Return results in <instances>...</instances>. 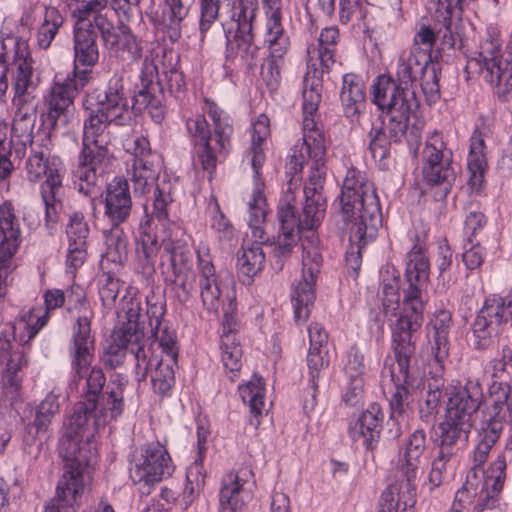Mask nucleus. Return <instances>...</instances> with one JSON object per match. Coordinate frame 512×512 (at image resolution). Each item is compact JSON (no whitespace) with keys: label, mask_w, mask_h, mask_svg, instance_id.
Returning a JSON list of instances; mask_svg holds the SVG:
<instances>
[{"label":"nucleus","mask_w":512,"mask_h":512,"mask_svg":"<svg viewBox=\"0 0 512 512\" xmlns=\"http://www.w3.org/2000/svg\"><path fill=\"white\" fill-rule=\"evenodd\" d=\"M305 203L301 215H296L295 208L289 202L280 201L277 213L287 210L290 211L295 228L301 233L308 231L311 237L302 242V278L295 286L292 293V303L294 307V318L297 322H304L310 314L311 307L314 304L315 284L322 265V255L318 249V240L315 237L314 230L324 219L326 211V199L323 194H304Z\"/></svg>","instance_id":"obj_1"},{"label":"nucleus","mask_w":512,"mask_h":512,"mask_svg":"<svg viewBox=\"0 0 512 512\" xmlns=\"http://www.w3.org/2000/svg\"><path fill=\"white\" fill-rule=\"evenodd\" d=\"M339 199L345 222L352 220L356 212L359 213L360 222L352 225L351 239L360 240L365 233L370 238H376L383 223V214L374 184L361 171L351 168L344 178Z\"/></svg>","instance_id":"obj_2"},{"label":"nucleus","mask_w":512,"mask_h":512,"mask_svg":"<svg viewBox=\"0 0 512 512\" xmlns=\"http://www.w3.org/2000/svg\"><path fill=\"white\" fill-rule=\"evenodd\" d=\"M125 321L115 329L105 349L103 362L105 366L115 369L121 366L127 352L135 358L137 380L143 381L148 375L150 346L145 345L144 321L141 300L130 297L123 305Z\"/></svg>","instance_id":"obj_3"},{"label":"nucleus","mask_w":512,"mask_h":512,"mask_svg":"<svg viewBox=\"0 0 512 512\" xmlns=\"http://www.w3.org/2000/svg\"><path fill=\"white\" fill-rule=\"evenodd\" d=\"M49 144L50 139L45 136L40 143L31 146V154L26 161V172L31 182H37L46 176L40 192L45 205V227L52 231L62 211L63 186L61 163L56 158L50 160Z\"/></svg>","instance_id":"obj_4"},{"label":"nucleus","mask_w":512,"mask_h":512,"mask_svg":"<svg viewBox=\"0 0 512 512\" xmlns=\"http://www.w3.org/2000/svg\"><path fill=\"white\" fill-rule=\"evenodd\" d=\"M97 405L87 400L78 402L73 413L65 423V433L59 440V455L63 459L64 469L72 470L73 467L78 472L84 471L96 458V449L90 442L93 436V430L89 429V420L97 412ZM93 426H95L93 424Z\"/></svg>","instance_id":"obj_5"},{"label":"nucleus","mask_w":512,"mask_h":512,"mask_svg":"<svg viewBox=\"0 0 512 512\" xmlns=\"http://www.w3.org/2000/svg\"><path fill=\"white\" fill-rule=\"evenodd\" d=\"M66 309L73 320L71 327L72 366L77 374L86 369L92 360L94 336L91 323L94 311L87 299L86 292L79 285L71 286L66 292Z\"/></svg>","instance_id":"obj_6"},{"label":"nucleus","mask_w":512,"mask_h":512,"mask_svg":"<svg viewBox=\"0 0 512 512\" xmlns=\"http://www.w3.org/2000/svg\"><path fill=\"white\" fill-rule=\"evenodd\" d=\"M389 310L393 311L392 316L395 318L390 319L391 348L396 361L394 365L406 373L416 349L413 334L421 327L423 317L420 313L400 310L397 284H386V316Z\"/></svg>","instance_id":"obj_7"},{"label":"nucleus","mask_w":512,"mask_h":512,"mask_svg":"<svg viewBox=\"0 0 512 512\" xmlns=\"http://www.w3.org/2000/svg\"><path fill=\"white\" fill-rule=\"evenodd\" d=\"M0 63L10 67L13 97H34L38 81L25 37L1 30Z\"/></svg>","instance_id":"obj_8"},{"label":"nucleus","mask_w":512,"mask_h":512,"mask_svg":"<svg viewBox=\"0 0 512 512\" xmlns=\"http://www.w3.org/2000/svg\"><path fill=\"white\" fill-rule=\"evenodd\" d=\"M258 11V0H238L234 7L231 20L236 25L235 33L231 29L222 28L226 38V59H234L240 54L246 62L257 57L259 48L254 42L253 21Z\"/></svg>","instance_id":"obj_9"},{"label":"nucleus","mask_w":512,"mask_h":512,"mask_svg":"<svg viewBox=\"0 0 512 512\" xmlns=\"http://www.w3.org/2000/svg\"><path fill=\"white\" fill-rule=\"evenodd\" d=\"M185 126L195 161L211 177L216 171L217 164L227 157L231 143L223 142V146H220L222 142H219V135L211 132L204 115L188 118Z\"/></svg>","instance_id":"obj_10"},{"label":"nucleus","mask_w":512,"mask_h":512,"mask_svg":"<svg viewBox=\"0 0 512 512\" xmlns=\"http://www.w3.org/2000/svg\"><path fill=\"white\" fill-rule=\"evenodd\" d=\"M125 150L132 156L127 163V175L133 184L134 193L143 195L158 180L159 155L152 151L149 140L142 135L126 140Z\"/></svg>","instance_id":"obj_11"},{"label":"nucleus","mask_w":512,"mask_h":512,"mask_svg":"<svg viewBox=\"0 0 512 512\" xmlns=\"http://www.w3.org/2000/svg\"><path fill=\"white\" fill-rule=\"evenodd\" d=\"M422 176L428 185L440 187L441 198L450 193L455 183L452 152L446 149V144L437 133L427 139L423 148Z\"/></svg>","instance_id":"obj_12"},{"label":"nucleus","mask_w":512,"mask_h":512,"mask_svg":"<svg viewBox=\"0 0 512 512\" xmlns=\"http://www.w3.org/2000/svg\"><path fill=\"white\" fill-rule=\"evenodd\" d=\"M174 469L165 446L160 442H151L142 445L134 455L130 477L135 484L150 486L169 478Z\"/></svg>","instance_id":"obj_13"},{"label":"nucleus","mask_w":512,"mask_h":512,"mask_svg":"<svg viewBox=\"0 0 512 512\" xmlns=\"http://www.w3.org/2000/svg\"><path fill=\"white\" fill-rule=\"evenodd\" d=\"M21 243L20 222L11 200L0 204V299L6 294L7 280L14 270L13 257Z\"/></svg>","instance_id":"obj_14"},{"label":"nucleus","mask_w":512,"mask_h":512,"mask_svg":"<svg viewBox=\"0 0 512 512\" xmlns=\"http://www.w3.org/2000/svg\"><path fill=\"white\" fill-rule=\"evenodd\" d=\"M91 77V69L79 70L76 68L65 77L55 76L46 100L48 105L47 119L52 127L56 125L60 115L73 105L74 99L89 83Z\"/></svg>","instance_id":"obj_15"},{"label":"nucleus","mask_w":512,"mask_h":512,"mask_svg":"<svg viewBox=\"0 0 512 512\" xmlns=\"http://www.w3.org/2000/svg\"><path fill=\"white\" fill-rule=\"evenodd\" d=\"M447 403L445 417L471 423L472 417L485 403L482 384L479 379L457 381L446 388Z\"/></svg>","instance_id":"obj_16"},{"label":"nucleus","mask_w":512,"mask_h":512,"mask_svg":"<svg viewBox=\"0 0 512 512\" xmlns=\"http://www.w3.org/2000/svg\"><path fill=\"white\" fill-rule=\"evenodd\" d=\"M140 80L141 87L132 97V109L138 113L147 109L153 121L161 123L165 117L164 95L153 59L149 57L143 59Z\"/></svg>","instance_id":"obj_17"},{"label":"nucleus","mask_w":512,"mask_h":512,"mask_svg":"<svg viewBox=\"0 0 512 512\" xmlns=\"http://www.w3.org/2000/svg\"><path fill=\"white\" fill-rule=\"evenodd\" d=\"M452 327V315L449 311H436L426 324V339L429 349L428 372L444 373L450 354L449 334Z\"/></svg>","instance_id":"obj_18"},{"label":"nucleus","mask_w":512,"mask_h":512,"mask_svg":"<svg viewBox=\"0 0 512 512\" xmlns=\"http://www.w3.org/2000/svg\"><path fill=\"white\" fill-rule=\"evenodd\" d=\"M401 93L403 96H390L389 102L386 103V116H389V139L398 143L405 138L409 147L416 145V150L420 136L413 130L408 133L410 114L413 107L417 106L416 97H412L408 92Z\"/></svg>","instance_id":"obj_19"},{"label":"nucleus","mask_w":512,"mask_h":512,"mask_svg":"<svg viewBox=\"0 0 512 512\" xmlns=\"http://www.w3.org/2000/svg\"><path fill=\"white\" fill-rule=\"evenodd\" d=\"M104 47L108 55L122 66L138 64L143 59L144 42L132 31L125 19H118L117 31Z\"/></svg>","instance_id":"obj_20"},{"label":"nucleus","mask_w":512,"mask_h":512,"mask_svg":"<svg viewBox=\"0 0 512 512\" xmlns=\"http://www.w3.org/2000/svg\"><path fill=\"white\" fill-rule=\"evenodd\" d=\"M6 362L2 373L3 391L11 403L19 399L22 384L21 370L28 364L27 350L13 349L10 338L1 333L0 363Z\"/></svg>","instance_id":"obj_21"},{"label":"nucleus","mask_w":512,"mask_h":512,"mask_svg":"<svg viewBox=\"0 0 512 512\" xmlns=\"http://www.w3.org/2000/svg\"><path fill=\"white\" fill-rule=\"evenodd\" d=\"M108 156L81 150L78 164L72 172L74 190L89 198L92 202L101 194L99 170Z\"/></svg>","instance_id":"obj_22"},{"label":"nucleus","mask_w":512,"mask_h":512,"mask_svg":"<svg viewBox=\"0 0 512 512\" xmlns=\"http://www.w3.org/2000/svg\"><path fill=\"white\" fill-rule=\"evenodd\" d=\"M128 383L127 377L121 374L110 377L105 390L98 398L100 409L95 413L96 428L105 426L109 421L122 416L125 410V391Z\"/></svg>","instance_id":"obj_23"},{"label":"nucleus","mask_w":512,"mask_h":512,"mask_svg":"<svg viewBox=\"0 0 512 512\" xmlns=\"http://www.w3.org/2000/svg\"><path fill=\"white\" fill-rule=\"evenodd\" d=\"M372 103L377 107L368 132V151L379 169L384 168V74H379L370 85Z\"/></svg>","instance_id":"obj_24"},{"label":"nucleus","mask_w":512,"mask_h":512,"mask_svg":"<svg viewBox=\"0 0 512 512\" xmlns=\"http://www.w3.org/2000/svg\"><path fill=\"white\" fill-rule=\"evenodd\" d=\"M86 117L83 121V136L81 150L93 151L108 156L107 145L110 141L109 125L115 120L98 109L87 107L84 104Z\"/></svg>","instance_id":"obj_25"},{"label":"nucleus","mask_w":512,"mask_h":512,"mask_svg":"<svg viewBox=\"0 0 512 512\" xmlns=\"http://www.w3.org/2000/svg\"><path fill=\"white\" fill-rule=\"evenodd\" d=\"M96 100V109L114 119L116 125H123L129 114L123 74L115 73L109 79L106 89L97 93Z\"/></svg>","instance_id":"obj_26"},{"label":"nucleus","mask_w":512,"mask_h":512,"mask_svg":"<svg viewBox=\"0 0 512 512\" xmlns=\"http://www.w3.org/2000/svg\"><path fill=\"white\" fill-rule=\"evenodd\" d=\"M197 277L203 306L209 312H217L220 306L221 289L216 270L205 245L197 249Z\"/></svg>","instance_id":"obj_27"},{"label":"nucleus","mask_w":512,"mask_h":512,"mask_svg":"<svg viewBox=\"0 0 512 512\" xmlns=\"http://www.w3.org/2000/svg\"><path fill=\"white\" fill-rule=\"evenodd\" d=\"M425 54L421 51L403 52L397 62L396 80L386 74V93L391 91L390 96H403L401 92H408L412 97L415 93L412 90V84L418 79L420 68L422 67Z\"/></svg>","instance_id":"obj_28"},{"label":"nucleus","mask_w":512,"mask_h":512,"mask_svg":"<svg viewBox=\"0 0 512 512\" xmlns=\"http://www.w3.org/2000/svg\"><path fill=\"white\" fill-rule=\"evenodd\" d=\"M66 235L68 240L66 264L74 272L84 264L87 258L90 229L82 213L74 212L69 216Z\"/></svg>","instance_id":"obj_29"},{"label":"nucleus","mask_w":512,"mask_h":512,"mask_svg":"<svg viewBox=\"0 0 512 512\" xmlns=\"http://www.w3.org/2000/svg\"><path fill=\"white\" fill-rule=\"evenodd\" d=\"M382 418L380 404L372 403L358 419L349 423L348 434L351 440L354 443H361L368 450H373L381 437Z\"/></svg>","instance_id":"obj_30"},{"label":"nucleus","mask_w":512,"mask_h":512,"mask_svg":"<svg viewBox=\"0 0 512 512\" xmlns=\"http://www.w3.org/2000/svg\"><path fill=\"white\" fill-rule=\"evenodd\" d=\"M83 487L82 472H78L77 468L64 469L58 481L56 496L45 504L43 512H75L74 505Z\"/></svg>","instance_id":"obj_31"},{"label":"nucleus","mask_w":512,"mask_h":512,"mask_svg":"<svg viewBox=\"0 0 512 512\" xmlns=\"http://www.w3.org/2000/svg\"><path fill=\"white\" fill-rule=\"evenodd\" d=\"M131 209L129 184L126 179L115 177L106 189L104 216L109 223H124Z\"/></svg>","instance_id":"obj_32"},{"label":"nucleus","mask_w":512,"mask_h":512,"mask_svg":"<svg viewBox=\"0 0 512 512\" xmlns=\"http://www.w3.org/2000/svg\"><path fill=\"white\" fill-rule=\"evenodd\" d=\"M98 35L93 29L92 23L75 24L73 29V48H74V68L78 65L94 67L100 57L99 46L97 43Z\"/></svg>","instance_id":"obj_33"},{"label":"nucleus","mask_w":512,"mask_h":512,"mask_svg":"<svg viewBox=\"0 0 512 512\" xmlns=\"http://www.w3.org/2000/svg\"><path fill=\"white\" fill-rule=\"evenodd\" d=\"M426 448V433L423 429L415 430L398 453L395 463L396 468L401 472L410 486L417 477L420 465V457Z\"/></svg>","instance_id":"obj_34"},{"label":"nucleus","mask_w":512,"mask_h":512,"mask_svg":"<svg viewBox=\"0 0 512 512\" xmlns=\"http://www.w3.org/2000/svg\"><path fill=\"white\" fill-rule=\"evenodd\" d=\"M486 145L483 132L476 127L470 137L467 166L469 170L468 185L471 192L480 194L484 186V175L488 167Z\"/></svg>","instance_id":"obj_35"},{"label":"nucleus","mask_w":512,"mask_h":512,"mask_svg":"<svg viewBox=\"0 0 512 512\" xmlns=\"http://www.w3.org/2000/svg\"><path fill=\"white\" fill-rule=\"evenodd\" d=\"M324 72L318 67H310L304 77L302 93L303 132L320 131L316 127L314 115L321 102V77Z\"/></svg>","instance_id":"obj_36"},{"label":"nucleus","mask_w":512,"mask_h":512,"mask_svg":"<svg viewBox=\"0 0 512 512\" xmlns=\"http://www.w3.org/2000/svg\"><path fill=\"white\" fill-rule=\"evenodd\" d=\"M462 11L444 13L442 26L437 30V52L446 53L464 48L466 22L461 18Z\"/></svg>","instance_id":"obj_37"},{"label":"nucleus","mask_w":512,"mask_h":512,"mask_svg":"<svg viewBox=\"0 0 512 512\" xmlns=\"http://www.w3.org/2000/svg\"><path fill=\"white\" fill-rule=\"evenodd\" d=\"M188 13L189 8L182 0H164L161 16L151 14L149 19L172 43H175L182 36V24Z\"/></svg>","instance_id":"obj_38"},{"label":"nucleus","mask_w":512,"mask_h":512,"mask_svg":"<svg viewBox=\"0 0 512 512\" xmlns=\"http://www.w3.org/2000/svg\"><path fill=\"white\" fill-rule=\"evenodd\" d=\"M471 428L472 423L457 421L444 416L438 425V452L454 458L461 446L467 443Z\"/></svg>","instance_id":"obj_39"},{"label":"nucleus","mask_w":512,"mask_h":512,"mask_svg":"<svg viewBox=\"0 0 512 512\" xmlns=\"http://www.w3.org/2000/svg\"><path fill=\"white\" fill-rule=\"evenodd\" d=\"M339 39V30L336 26L323 28L318 38L317 47H308L307 66L318 67L328 72L335 64V52Z\"/></svg>","instance_id":"obj_40"},{"label":"nucleus","mask_w":512,"mask_h":512,"mask_svg":"<svg viewBox=\"0 0 512 512\" xmlns=\"http://www.w3.org/2000/svg\"><path fill=\"white\" fill-rule=\"evenodd\" d=\"M308 157L312 162L308 183L304 187V194H322L325 181V154L326 147L323 134H316V138L308 136Z\"/></svg>","instance_id":"obj_41"},{"label":"nucleus","mask_w":512,"mask_h":512,"mask_svg":"<svg viewBox=\"0 0 512 512\" xmlns=\"http://www.w3.org/2000/svg\"><path fill=\"white\" fill-rule=\"evenodd\" d=\"M504 426L486 418H481L475 427L476 445L471 452L472 462L475 466H482L488 459L493 446L499 440Z\"/></svg>","instance_id":"obj_42"},{"label":"nucleus","mask_w":512,"mask_h":512,"mask_svg":"<svg viewBox=\"0 0 512 512\" xmlns=\"http://www.w3.org/2000/svg\"><path fill=\"white\" fill-rule=\"evenodd\" d=\"M150 346V357L148 365V374L150 373L153 390L160 394L166 395L175 383L174 366L177 359L164 358V356L155 355Z\"/></svg>","instance_id":"obj_43"},{"label":"nucleus","mask_w":512,"mask_h":512,"mask_svg":"<svg viewBox=\"0 0 512 512\" xmlns=\"http://www.w3.org/2000/svg\"><path fill=\"white\" fill-rule=\"evenodd\" d=\"M328 349L309 348L307 366L309 374V387L304 399L303 408L306 412L313 411L317 403L318 382L323 370L329 366Z\"/></svg>","instance_id":"obj_44"},{"label":"nucleus","mask_w":512,"mask_h":512,"mask_svg":"<svg viewBox=\"0 0 512 512\" xmlns=\"http://www.w3.org/2000/svg\"><path fill=\"white\" fill-rule=\"evenodd\" d=\"M340 99L347 118L353 120L360 114L365 100V84L360 75L347 73L343 76Z\"/></svg>","instance_id":"obj_45"},{"label":"nucleus","mask_w":512,"mask_h":512,"mask_svg":"<svg viewBox=\"0 0 512 512\" xmlns=\"http://www.w3.org/2000/svg\"><path fill=\"white\" fill-rule=\"evenodd\" d=\"M264 242L265 241H254L251 246L243 243L237 258V271L240 281L243 284L249 285L253 277L262 270L265 262V254L261 245Z\"/></svg>","instance_id":"obj_46"},{"label":"nucleus","mask_w":512,"mask_h":512,"mask_svg":"<svg viewBox=\"0 0 512 512\" xmlns=\"http://www.w3.org/2000/svg\"><path fill=\"white\" fill-rule=\"evenodd\" d=\"M270 135V121L265 114H261L253 123L251 145L246 155L250 159L255 177H259L265 162V143Z\"/></svg>","instance_id":"obj_47"},{"label":"nucleus","mask_w":512,"mask_h":512,"mask_svg":"<svg viewBox=\"0 0 512 512\" xmlns=\"http://www.w3.org/2000/svg\"><path fill=\"white\" fill-rule=\"evenodd\" d=\"M492 403L482 412V417L504 426L507 418L512 419V400L505 393L500 381H492L488 387Z\"/></svg>","instance_id":"obj_48"},{"label":"nucleus","mask_w":512,"mask_h":512,"mask_svg":"<svg viewBox=\"0 0 512 512\" xmlns=\"http://www.w3.org/2000/svg\"><path fill=\"white\" fill-rule=\"evenodd\" d=\"M248 225L251 230V238L258 241H266L264 224L266 220V198L259 184H256L249 201Z\"/></svg>","instance_id":"obj_49"},{"label":"nucleus","mask_w":512,"mask_h":512,"mask_svg":"<svg viewBox=\"0 0 512 512\" xmlns=\"http://www.w3.org/2000/svg\"><path fill=\"white\" fill-rule=\"evenodd\" d=\"M163 255L167 257L172 273L192 272L191 264L193 253L191 247L184 241L177 239H164L162 241Z\"/></svg>","instance_id":"obj_50"},{"label":"nucleus","mask_w":512,"mask_h":512,"mask_svg":"<svg viewBox=\"0 0 512 512\" xmlns=\"http://www.w3.org/2000/svg\"><path fill=\"white\" fill-rule=\"evenodd\" d=\"M280 223V234L274 247V255L276 257H285L292 252L294 245L300 239V231L295 228L293 216L290 211L284 210L277 213Z\"/></svg>","instance_id":"obj_51"},{"label":"nucleus","mask_w":512,"mask_h":512,"mask_svg":"<svg viewBox=\"0 0 512 512\" xmlns=\"http://www.w3.org/2000/svg\"><path fill=\"white\" fill-rule=\"evenodd\" d=\"M64 23L61 12L52 5H44L43 19L37 29V44L41 49H48Z\"/></svg>","instance_id":"obj_52"},{"label":"nucleus","mask_w":512,"mask_h":512,"mask_svg":"<svg viewBox=\"0 0 512 512\" xmlns=\"http://www.w3.org/2000/svg\"><path fill=\"white\" fill-rule=\"evenodd\" d=\"M206 472L203 466L202 455L187 468L186 485L183 490V508L187 509L199 496L205 486Z\"/></svg>","instance_id":"obj_53"},{"label":"nucleus","mask_w":512,"mask_h":512,"mask_svg":"<svg viewBox=\"0 0 512 512\" xmlns=\"http://www.w3.org/2000/svg\"><path fill=\"white\" fill-rule=\"evenodd\" d=\"M221 359L228 378L234 382L242 366V349L236 335L221 336Z\"/></svg>","instance_id":"obj_54"},{"label":"nucleus","mask_w":512,"mask_h":512,"mask_svg":"<svg viewBox=\"0 0 512 512\" xmlns=\"http://www.w3.org/2000/svg\"><path fill=\"white\" fill-rule=\"evenodd\" d=\"M58 413V396L54 392H50L39 404L33 423L27 425L26 429L31 435V440H34L38 433L47 431L53 417Z\"/></svg>","instance_id":"obj_55"},{"label":"nucleus","mask_w":512,"mask_h":512,"mask_svg":"<svg viewBox=\"0 0 512 512\" xmlns=\"http://www.w3.org/2000/svg\"><path fill=\"white\" fill-rule=\"evenodd\" d=\"M242 486L238 475H227L220 490L218 512H237L243 507L244 501L240 498Z\"/></svg>","instance_id":"obj_56"},{"label":"nucleus","mask_w":512,"mask_h":512,"mask_svg":"<svg viewBox=\"0 0 512 512\" xmlns=\"http://www.w3.org/2000/svg\"><path fill=\"white\" fill-rule=\"evenodd\" d=\"M391 381L395 386L389 401L390 412L406 413L405 406L409 397V389L407 385L410 383V367H407L406 373L400 371V367L392 365L390 368Z\"/></svg>","instance_id":"obj_57"},{"label":"nucleus","mask_w":512,"mask_h":512,"mask_svg":"<svg viewBox=\"0 0 512 512\" xmlns=\"http://www.w3.org/2000/svg\"><path fill=\"white\" fill-rule=\"evenodd\" d=\"M121 224L110 223L111 227L103 232L107 247L106 256L115 263H121L127 254L128 238Z\"/></svg>","instance_id":"obj_58"},{"label":"nucleus","mask_w":512,"mask_h":512,"mask_svg":"<svg viewBox=\"0 0 512 512\" xmlns=\"http://www.w3.org/2000/svg\"><path fill=\"white\" fill-rule=\"evenodd\" d=\"M239 395L247 403L250 412L255 416L261 415L265 407V388L263 379L254 376L250 381L238 387Z\"/></svg>","instance_id":"obj_59"},{"label":"nucleus","mask_w":512,"mask_h":512,"mask_svg":"<svg viewBox=\"0 0 512 512\" xmlns=\"http://www.w3.org/2000/svg\"><path fill=\"white\" fill-rule=\"evenodd\" d=\"M203 111L212 120L213 131L219 135V142L231 143L233 126L229 115L210 99H205Z\"/></svg>","instance_id":"obj_60"},{"label":"nucleus","mask_w":512,"mask_h":512,"mask_svg":"<svg viewBox=\"0 0 512 512\" xmlns=\"http://www.w3.org/2000/svg\"><path fill=\"white\" fill-rule=\"evenodd\" d=\"M151 333L154 341L158 344V348L161 350V356L177 359L178 346L174 330H171L168 324H164L159 327L156 326V328L151 330Z\"/></svg>","instance_id":"obj_61"},{"label":"nucleus","mask_w":512,"mask_h":512,"mask_svg":"<svg viewBox=\"0 0 512 512\" xmlns=\"http://www.w3.org/2000/svg\"><path fill=\"white\" fill-rule=\"evenodd\" d=\"M316 134H323L321 131L303 132V142L297 143L292 148L289 160L286 164L287 173L296 175L303 169L304 163L310 160L308 157V136L314 138Z\"/></svg>","instance_id":"obj_62"},{"label":"nucleus","mask_w":512,"mask_h":512,"mask_svg":"<svg viewBox=\"0 0 512 512\" xmlns=\"http://www.w3.org/2000/svg\"><path fill=\"white\" fill-rule=\"evenodd\" d=\"M444 373L428 372L427 376V393L422 404L428 409L439 411L440 403L443 397V389L445 387Z\"/></svg>","instance_id":"obj_63"},{"label":"nucleus","mask_w":512,"mask_h":512,"mask_svg":"<svg viewBox=\"0 0 512 512\" xmlns=\"http://www.w3.org/2000/svg\"><path fill=\"white\" fill-rule=\"evenodd\" d=\"M221 0H199V31L203 41L218 19Z\"/></svg>","instance_id":"obj_64"}]
</instances>
